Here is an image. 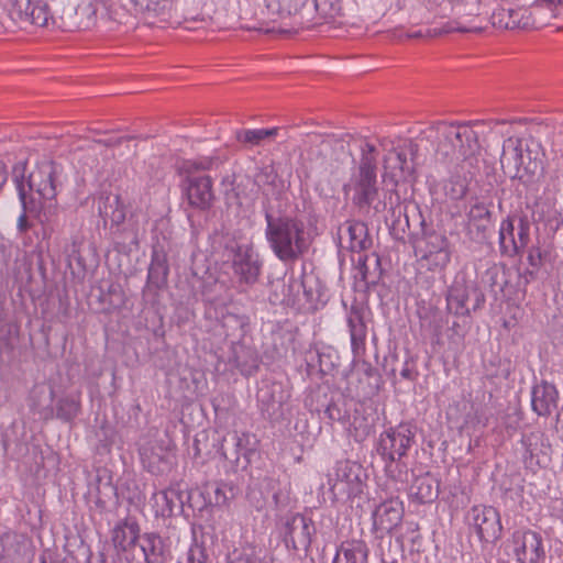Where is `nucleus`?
<instances>
[{
	"mask_svg": "<svg viewBox=\"0 0 563 563\" xmlns=\"http://www.w3.org/2000/svg\"><path fill=\"white\" fill-rule=\"evenodd\" d=\"M400 375L405 379L413 380L417 376V373H415L413 369L409 366V364L406 363L404 368L400 372Z\"/></svg>",
	"mask_w": 563,
	"mask_h": 563,
	"instance_id": "obj_51",
	"label": "nucleus"
},
{
	"mask_svg": "<svg viewBox=\"0 0 563 563\" xmlns=\"http://www.w3.org/2000/svg\"><path fill=\"white\" fill-rule=\"evenodd\" d=\"M80 408V394L63 397L56 404V417L69 422L78 416Z\"/></svg>",
	"mask_w": 563,
	"mask_h": 563,
	"instance_id": "obj_35",
	"label": "nucleus"
},
{
	"mask_svg": "<svg viewBox=\"0 0 563 563\" xmlns=\"http://www.w3.org/2000/svg\"><path fill=\"white\" fill-rule=\"evenodd\" d=\"M411 497L419 504H429L439 496V482L430 473L418 476L410 487Z\"/></svg>",
	"mask_w": 563,
	"mask_h": 563,
	"instance_id": "obj_27",
	"label": "nucleus"
},
{
	"mask_svg": "<svg viewBox=\"0 0 563 563\" xmlns=\"http://www.w3.org/2000/svg\"><path fill=\"white\" fill-rule=\"evenodd\" d=\"M314 8H316V10H319V3L318 2L314 3Z\"/></svg>",
	"mask_w": 563,
	"mask_h": 563,
	"instance_id": "obj_62",
	"label": "nucleus"
},
{
	"mask_svg": "<svg viewBox=\"0 0 563 563\" xmlns=\"http://www.w3.org/2000/svg\"><path fill=\"white\" fill-rule=\"evenodd\" d=\"M346 323L351 338V349L354 357H362L366 353L367 325L365 309L361 305H352L346 316Z\"/></svg>",
	"mask_w": 563,
	"mask_h": 563,
	"instance_id": "obj_17",
	"label": "nucleus"
},
{
	"mask_svg": "<svg viewBox=\"0 0 563 563\" xmlns=\"http://www.w3.org/2000/svg\"><path fill=\"white\" fill-rule=\"evenodd\" d=\"M365 374L367 376H372L373 372L375 371L374 367L369 363H365Z\"/></svg>",
	"mask_w": 563,
	"mask_h": 563,
	"instance_id": "obj_54",
	"label": "nucleus"
},
{
	"mask_svg": "<svg viewBox=\"0 0 563 563\" xmlns=\"http://www.w3.org/2000/svg\"><path fill=\"white\" fill-rule=\"evenodd\" d=\"M276 199L279 201L276 208L268 199L264 202L265 238L279 261L294 263L308 252L309 233L299 217L285 213L279 194Z\"/></svg>",
	"mask_w": 563,
	"mask_h": 563,
	"instance_id": "obj_1",
	"label": "nucleus"
},
{
	"mask_svg": "<svg viewBox=\"0 0 563 563\" xmlns=\"http://www.w3.org/2000/svg\"><path fill=\"white\" fill-rule=\"evenodd\" d=\"M238 366L242 367L243 365L239 362V357L236 356Z\"/></svg>",
	"mask_w": 563,
	"mask_h": 563,
	"instance_id": "obj_60",
	"label": "nucleus"
},
{
	"mask_svg": "<svg viewBox=\"0 0 563 563\" xmlns=\"http://www.w3.org/2000/svg\"><path fill=\"white\" fill-rule=\"evenodd\" d=\"M514 552L519 563H540L544 559L542 537L532 530H517L512 534Z\"/></svg>",
	"mask_w": 563,
	"mask_h": 563,
	"instance_id": "obj_14",
	"label": "nucleus"
},
{
	"mask_svg": "<svg viewBox=\"0 0 563 563\" xmlns=\"http://www.w3.org/2000/svg\"><path fill=\"white\" fill-rule=\"evenodd\" d=\"M468 123H449L439 121L430 125L423 133L428 140L437 142L435 155L443 162H460L472 158L479 150L477 133Z\"/></svg>",
	"mask_w": 563,
	"mask_h": 563,
	"instance_id": "obj_2",
	"label": "nucleus"
},
{
	"mask_svg": "<svg viewBox=\"0 0 563 563\" xmlns=\"http://www.w3.org/2000/svg\"><path fill=\"white\" fill-rule=\"evenodd\" d=\"M308 0H266L267 9L280 18L300 16L299 25H303L302 10Z\"/></svg>",
	"mask_w": 563,
	"mask_h": 563,
	"instance_id": "obj_32",
	"label": "nucleus"
},
{
	"mask_svg": "<svg viewBox=\"0 0 563 563\" xmlns=\"http://www.w3.org/2000/svg\"><path fill=\"white\" fill-rule=\"evenodd\" d=\"M374 257V269L371 271L367 261L369 260V256L366 254H360L358 258L356 260V271H357V277L364 282L365 284H375L376 279L379 277V266H380V260L379 256L376 254H373Z\"/></svg>",
	"mask_w": 563,
	"mask_h": 563,
	"instance_id": "obj_38",
	"label": "nucleus"
},
{
	"mask_svg": "<svg viewBox=\"0 0 563 563\" xmlns=\"http://www.w3.org/2000/svg\"><path fill=\"white\" fill-rule=\"evenodd\" d=\"M470 230L476 231V236L486 239L492 222V211L482 201L473 203L467 212Z\"/></svg>",
	"mask_w": 563,
	"mask_h": 563,
	"instance_id": "obj_28",
	"label": "nucleus"
},
{
	"mask_svg": "<svg viewBox=\"0 0 563 563\" xmlns=\"http://www.w3.org/2000/svg\"><path fill=\"white\" fill-rule=\"evenodd\" d=\"M279 388L280 389V385H277V384H272V385H267L265 387H262L258 391H257V400L263 405V406H266V410L268 411L269 408H274V406L277 404V405H282L283 400L282 398L280 399H276L275 398V393H276V389Z\"/></svg>",
	"mask_w": 563,
	"mask_h": 563,
	"instance_id": "obj_41",
	"label": "nucleus"
},
{
	"mask_svg": "<svg viewBox=\"0 0 563 563\" xmlns=\"http://www.w3.org/2000/svg\"><path fill=\"white\" fill-rule=\"evenodd\" d=\"M203 18L200 16L199 13L192 14V13H179L178 9H175L173 12V18L168 23H175V24H185V27L188 30H196L198 29V24H201L203 22Z\"/></svg>",
	"mask_w": 563,
	"mask_h": 563,
	"instance_id": "obj_42",
	"label": "nucleus"
},
{
	"mask_svg": "<svg viewBox=\"0 0 563 563\" xmlns=\"http://www.w3.org/2000/svg\"><path fill=\"white\" fill-rule=\"evenodd\" d=\"M367 558L368 548L365 541L352 539L341 543L333 563H368Z\"/></svg>",
	"mask_w": 563,
	"mask_h": 563,
	"instance_id": "obj_25",
	"label": "nucleus"
},
{
	"mask_svg": "<svg viewBox=\"0 0 563 563\" xmlns=\"http://www.w3.org/2000/svg\"><path fill=\"white\" fill-rule=\"evenodd\" d=\"M467 522L483 542H495L501 537L500 515L492 506L476 505L467 512Z\"/></svg>",
	"mask_w": 563,
	"mask_h": 563,
	"instance_id": "obj_11",
	"label": "nucleus"
},
{
	"mask_svg": "<svg viewBox=\"0 0 563 563\" xmlns=\"http://www.w3.org/2000/svg\"><path fill=\"white\" fill-rule=\"evenodd\" d=\"M493 25L505 30L528 29L531 26V16L527 9L499 8L492 14Z\"/></svg>",
	"mask_w": 563,
	"mask_h": 563,
	"instance_id": "obj_20",
	"label": "nucleus"
},
{
	"mask_svg": "<svg viewBox=\"0 0 563 563\" xmlns=\"http://www.w3.org/2000/svg\"><path fill=\"white\" fill-rule=\"evenodd\" d=\"M346 233L349 236V249L351 252L362 253L369 250L373 239L368 233L367 225L362 221H346Z\"/></svg>",
	"mask_w": 563,
	"mask_h": 563,
	"instance_id": "obj_29",
	"label": "nucleus"
},
{
	"mask_svg": "<svg viewBox=\"0 0 563 563\" xmlns=\"http://www.w3.org/2000/svg\"><path fill=\"white\" fill-rule=\"evenodd\" d=\"M299 286L305 287V285H303V280H300V282H299Z\"/></svg>",
	"mask_w": 563,
	"mask_h": 563,
	"instance_id": "obj_63",
	"label": "nucleus"
},
{
	"mask_svg": "<svg viewBox=\"0 0 563 563\" xmlns=\"http://www.w3.org/2000/svg\"><path fill=\"white\" fill-rule=\"evenodd\" d=\"M168 274V265L166 254L163 250L154 247L152 262L148 267L147 286L161 288L166 284Z\"/></svg>",
	"mask_w": 563,
	"mask_h": 563,
	"instance_id": "obj_31",
	"label": "nucleus"
},
{
	"mask_svg": "<svg viewBox=\"0 0 563 563\" xmlns=\"http://www.w3.org/2000/svg\"><path fill=\"white\" fill-rule=\"evenodd\" d=\"M254 181L263 192V203L267 201V199L271 201L269 195H275V192H278L279 187H282V181L279 180L277 173L272 167L262 168L255 175Z\"/></svg>",
	"mask_w": 563,
	"mask_h": 563,
	"instance_id": "obj_34",
	"label": "nucleus"
},
{
	"mask_svg": "<svg viewBox=\"0 0 563 563\" xmlns=\"http://www.w3.org/2000/svg\"><path fill=\"white\" fill-rule=\"evenodd\" d=\"M485 303V295L476 283L455 279L446 294V308L455 316H467L481 309Z\"/></svg>",
	"mask_w": 563,
	"mask_h": 563,
	"instance_id": "obj_8",
	"label": "nucleus"
},
{
	"mask_svg": "<svg viewBox=\"0 0 563 563\" xmlns=\"http://www.w3.org/2000/svg\"><path fill=\"white\" fill-rule=\"evenodd\" d=\"M413 172L408 163L406 153L393 150L384 157V179H389L393 186H397L400 179H406Z\"/></svg>",
	"mask_w": 563,
	"mask_h": 563,
	"instance_id": "obj_21",
	"label": "nucleus"
},
{
	"mask_svg": "<svg viewBox=\"0 0 563 563\" xmlns=\"http://www.w3.org/2000/svg\"><path fill=\"white\" fill-rule=\"evenodd\" d=\"M173 0H146L143 8V23L158 26L168 23L173 18Z\"/></svg>",
	"mask_w": 563,
	"mask_h": 563,
	"instance_id": "obj_26",
	"label": "nucleus"
},
{
	"mask_svg": "<svg viewBox=\"0 0 563 563\" xmlns=\"http://www.w3.org/2000/svg\"><path fill=\"white\" fill-rule=\"evenodd\" d=\"M517 122H521V120H517V119H512V120H506V119H497V120H494V123L495 124H512V123H517Z\"/></svg>",
	"mask_w": 563,
	"mask_h": 563,
	"instance_id": "obj_52",
	"label": "nucleus"
},
{
	"mask_svg": "<svg viewBox=\"0 0 563 563\" xmlns=\"http://www.w3.org/2000/svg\"><path fill=\"white\" fill-rule=\"evenodd\" d=\"M98 212L104 225H119L125 219V208L120 197L112 194H101L98 199Z\"/></svg>",
	"mask_w": 563,
	"mask_h": 563,
	"instance_id": "obj_23",
	"label": "nucleus"
},
{
	"mask_svg": "<svg viewBox=\"0 0 563 563\" xmlns=\"http://www.w3.org/2000/svg\"><path fill=\"white\" fill-rule=\"evenodd\" d=\"M420 36H421L420 32H413V33H408L407 34L408 38H416V37H420Z\"/></svg>",
	"mask_w": 563,
	"mask_h": 563,
	"instance_id": "obj_57",
	"label": "nucleus"
},
{
	"mask_svg": "<svg viewBox=\"0 0 563 563\" xmlns=\"http://www.w3.org/2000/svg\"><path fill=\"white\" fill-rule=\"evenodd\" d=\"M49 397H51V400L54 398V389L53 388H51V390H49Z\"/></svg>",
	"mask_w": 563,
	"mask_h": 563,
	"instance_id": "obj_59",
	"label": "nucleus"
},
{
	"mask_svg": "<svg viewBox=\"0 0 563 563\" xmlns=\"http://www.w3.org/2000/svg\"><path fill=\"white\" fill-rule=\"evenodd\" d=\"M10 13L22 23L44 27L52 19L45 0H8Z\"/></svg>",
	"mask_w": 563,
	"mask_h": 563,
	"instance_id": "obj_13",
	"label": "nucleus"
},
{
	"mask_svg": "<svg viewBox=\"0 0 563 563\" xmlns=\"http://www.w3.org/2000/svg\"><path fill=\"white\" fill-rule=\"evenodd\" d=\"M543 152L533 139L510 136L504 141L500 165L505 175L525 186L533 185L543 172Z\"/></svg>",
	"mask_w": 563,
	"mask_h": 563,
	"instance_id": "obj_3",
	"label": "nucleus"
},
{
	"mask_svg": "<svg viewBox=\"0 0 563 563\" xmlns=\"http://www.w3.org/2000/svg\"><path fill=\"white\" fill-rule=\"evenodd\" d=\"M260 255L252 246H239L233 257V271L241 283L253 285L261 275Z\"/></svg>",
	"mask_w": 563,
	"mask_h": 563,
	"instance_id": "obj_16",
	"label": "nucleus"
},
{
	"mask_svg": "<svg viewBox=\"0 0 563 563\" xmlns=\"http://www.w3.org/2000/svg\"><path fill=\"white\" fill-rule=\"evenodd\" d=\"M467 192V185L464 179L456 178L450 181V187L448 189V195L452 199H462Z\"/></svg>",
	"mask_w": 563,
	"mask_h": 563,
	"instance_id": "obj_43",
	"label": "nucleus"
},
{
	"mask_svg": "<svg viewBox=\"0 0 563 563\" xmlns=\"http://www.w3.org/2000/svg\"><path fill=\"white\" fill-rule=\"evenodd\" d=\"M139 539L137 523H124L113 531V542L124 551L133 547Z\"/></svg>",
	"mask_w": 563,
	"mask_h": 563,
	"instance_id": "obj_36",
	"label": "nucleus"
},
{
	"mask_svg": "<svg viewBox=\"0 0 563 563\" xmlns=\"http://www.w3.org/2000/svg\"><path fill=\"white\" fill-rule=\"evenodd\" d=\"M263 550L254 544L245 543L234 549L229 555V563H262Z\"/></svg>",
	"mask_w": 563,
	"mask_h": 563,
	"instance_id": "obj_37",
	"label": "nucleus"
},
{
	"mask_svg": "<svg viewBox=\"0 0 563 563\" xmlns=\"http://www.w3.org/2000/svg\"><path fill=\"white\" fill-rule=\"evenodd\" d=\"M364 471L358 463L340 461L336 463L334 477L329 481L330 489L335 497H357L364 492Z\"/></svg>",
	"mask_w": 563,
	"mask_h": 563,
	"instance_id": "obj_9",
	"label": "nucleus"
},
{
	"mask_svg": "<svg viewBox=\"0 0 563 563\" xmlns=\"http://www.w3.org/2000/svg\"><path fill=\"white\" fill-rule=\"evenodd\" d=\"M323 413L331 422L342 421L345 417V411H343L339 405L332 400L325 405Z\"/></svg>",
	"mask_w": 563,
	"mask_h": 563,
	"instance_id": "obj_44",
	"label": "nucleus"
},
{
	"mask_svg": "<svg viewBox=\"0 0 563 563\" xmlns=\"http://www.w3.org/2000/svg\"><path fill=\"white\" fill-rule=\"evenodd\" d=\"M532 409L539 416H550L558 408V390L554 385L547 382L532 388Z\"/></svg>",
	"mask_w": 563,
	"mask_h": 563,
	"instance_id": "obj_22",
	"label": "nucleus"
},
{
	"mask_svg": "<svg viewBox=\"0 0 563 563\" xmlns=\"http://www.w3.org/2000/svg\"><path fill=\"white\" fill-rule=\"evenodd\" d=\"M409 150L411 154H415L418 151V145L415 143H410Z\"/></svg>",
	"mask_w": 563,
	"mask_h": 563,
	"instance_id": "obj_56",
	"label": "nucleus"
},
{
	"mask_svg": "<svg viewBox=\"0 0 563 563\" xmlns=\"http://www.w3.org/2000/svg\"><path fill=\"white\" fill-rule=\"evenodd\" d=\"M244 434L242 437L234 434L233 439L235 440V455L234 457L236 460L240 459V456H247L249 449L246 448V443H243L244 441Z\"/></svg>",
	"mask_w": 563,
	"mask_h": 563,
	"instance_id": "obj_48",
	"label": "nucleus"
},
{
	"mask_svg": "<svg viewBox=\"0 0 563 563\" xmlns=\"http://www.w3.org/2000/svg\"><path fill=\"white\" fill-rule=\"evenodd\" d=\"M329 141L318 133H307L301 142L300 156L314 164L316 168L328 172L331 165L325 161V152L330 150Z\"/></svg>",
	"mask_w": 563,
	"mask_h": 563,
	"instance_id": "obj_18",
	"label": "nucleus"
},
{
	"mask_svg": "<svg viewBox=\"0 0 563 563\" xmlns=\"http://www.w3.org/2000/svg\"><path fill=\"white\" fill-rule=\"evenodd\" d=\"M404 506L398 499H389L382 503L374 512V526L376 530L391 532L402 520Z\"/></svg>",
	"mask_w": 563,
	"mask_h": 563,
	"instance_id": "obj_19",
	"label": "nucleus"
},
{
	"mask_svg": "<svg viewBox=\"0 0 563 563\" xmlns=\"http://www.w3.org/2000/svg\"><path fill=\"white\" fill-rule=\"evenodd\" d=\"M515 223L511 217L504 219L499 227V250L501 255L514 257L520 255L527 247L530 241V225L529 222L520 218L515 233Z\"/></svg>",
	"mask_w": 563,
	"mask_h": 563,
	"instance_id": "obj_10",
	"label": "nucleus"
},
{
	"mask_svg": "<svg viewBox=\"0 0 563 563\" xmlns=\"http://www.w3.org/2000/svg\"><path fill=\"white\" fill-rule=\"evenodd\" d=\"M499 275H500V268L496 264H493L492 266H489L486 269L485 278L490 287H495V286L499 285V282H498Z\"/></svg>",
	"mask_w": 563,
	"mask_h": 563,
	"instance_id": "obj_47",
	"label": "nucleus"
},
{
	"mask_svg": "<svg viewBox=\"0 0 563 563\" xmlns=\"http://www.w3.org/2000/svg\"><path fill=\"white\" fill-rule=\"evenodd\" d=\"M199 167L202 168V169H207L208 168L207 165H200Z\"/></svg>",
	"mask_w": 563,
	"mask_h": 563,
	"instance_id": "obj_61",
	"label": "nucleus"
},
{
	"mask_svg": "<svg viewBox=\"0 0 563 563\" xmlns=\"http://www.w3.org/2000/svg\"><path fill=\"white\" fill-rule=\"evenodd\" d=\"M41 563H46L44 559L41 560Z\"/></svg>",
	"mask_w": 563,
	"mask_h": 563,
	"instance_id": "obj_64",
	"label": "nucleus"
},
{
	"mask_svg": "<svg viewBox=\"0 0 563 563\" xmlns=\"http://www.w3.org/2000/svg\"><path fill=\"white\" fill-rule=\"evenodd\" d=\"M415 443V432L407 424L389 428L379 435L377 453L386 462V472L391 474L395 462H400Z\"/></svg>",
	"mask_w": 563,
	"mask_h": 563,
	"instance_id": "obj_6",
	"label": "nucleus"
},
{
	"mask_svg": "<svg viewBox=\"0 0 563 563\" xmlns=\"http://www.w3.org/2000/svg\"><path fill=\"white\" fill-rule=\"evenodd\" d=\"M23 209H24V211L18 219V230L22 233L26 232L29 229L27 219H26V214H25L27 206L25 208L23 207Z\"/></svg>",
	"mask_w": 563,
	"mask_h": 563,
	"instance_id": "obj_50",
	"label": "nucleus"
},
{
	"mask_svg": "<svg viewBox=\"0 0 563 563\" xmlns=\"http://www.w3.org/2000/svg\"><path fill=\"white\" fill-rule=\"evenodd\" d=\"M278 134V128L241 129L235 132L239 143L247 146H260L266 141H273Z\"/></svg>",
	"mask_w": 563,
	"mask_h": 563,
	"instance_id": "obj_33",
	"label": "nucleus"
},
{
	"mask_svg": "<svg viewBox=\"0 0 563 563\" xmlns=\"http://www.w3.org/2000/svg\"><path fill=\"white\" fill-rule=\"evenodd\" d=\"M77 10L82 14H87L89 19H95L97 14V8L92 4V2H89L88 4L80 3Z\"/></svg>",
	"mask_w": 563,
	"mask_h": 563,
	"instance_id": "obj_49",
	"label": "nucleus"
},
{
	"mask_svg": "<svg viewBox=\"0 0 563 563\" xmlns=\"http://www.w3.org/2000/svg\"><path fill=\"white\" fill-rule=\"evenodd\" d=\"M412 247L418 263L431 273H442L450 265L453 244L444 232L421 221V232L412 238Z\"/></svg>",
	"mask_w": 563,
	"mask_h": 563,
	"instance_id": "obj_5",
	"label": "nucleus"
},
{
	"mask_svg": "<svg viewBox=\"0 0 563 563\" xmlns=\"http://www.w3.org/2000/svg\"><path fill=\"white\" fill-rule=\"evenodd\" d=\"M25 166L16 165L13 168V181L15 184L20 201L26 207L27 190L38 196L40 203L52 201L57 196V177L62 173V167L52 159L38 162L35 168L24 178Z\"/></svg>",
	"mask_w": 563,
	"mask_h": 563,
	"instance_id": "obj_4",
	"label": "nucleus"
},
{
	"mask_svg": "<svg viewBox=\"0 0 563 563\" xmlns=\"http://www.w3.org/2000/svg\"><path fill=\"white\" fill-rule=\"evenodd\" d=\"M361 152H362V155H361L360 159H364V158L371 159V161H373V167L377 168V165H376L377 150H376L375 145H373L371 143H365L362 146Z\"/></svg>",
	"mask_w": 563,
	"mask_h": 563,
	"instance_id": "obj_46",
	"label": "nucleus"
},
{
	"mask_svg": "<svg viewBox=\"0 0 563 563\" xmlns=\"http://www.w3.org/2000/svg\"><path fill=\"white\" fill-rule=\"evenodd\" d=\"M563 190V174L555 170L553 172L544 187V196L547 200L555 202L558 195Z\"/></svg>",
	"mask_w": 563,
	"mask_h": 563,
	"instance_id": "obj_40",
	"label": "nucleus"
},
{
	"mask_svg": "<svg viewBox=\"0 0 563 563\" xmlns=\"http://www.w3.org/2000/svg\"><path fill=\"white\" fill-rule=\"evenodd\" d=\"M452 30H456L460 32H471L472 31L471 29H466V27H462V26L452 27L449 31H452Z\"/></svg>",
	"mask_w": 563,
	"mask_h": 563,
	"instance_id": "obj_55",
	"label": "nucleus"
},
{
	"mask_svg": "<svg viewBox=\"0 0 563 563\" xmlns=\"http://www.w3.org/2000/svg\"><path fill=\"white\" fill-rule=\"evenodd\" d=\"M527 261L531 267L539 269L543 261V254L540 247L532 246L528 252Z\"/></svg>",
	"mask_w": 563,
	"mask_h": 563,
	"instance_id": "obj_45",
	"label": "nucleus"
},
{
	"mask_svg": "<svg viewBox=\"0 0 563 563\" xmlns=\"http://www.w3.org/2000/svg\"><path fill=\"white\" fill-rule=\"evenodd\" d=\"M143 555L146 563H166L169 548L161 536L148 533L143 538Z\"/></svg>",
	"mask_w": 563,
	"mask_h": 563,
	"instance_id": "obj_30",
	"label": "nucleus"
},
{
	"mask_svg": "<svg viewBox=\"0 0 563 563\" xmlns=\"http://www.w3.org/2000/svg\"><path fill=\"white\" fill-rule=\"evenodd\" d=\"M152 508L156 517H170L175 508L181 509L183 496L176 488L157 492L151 498Z\"/></svg>",
	"mask_w": 563,
	"mask_h": 563,
	"instance_id": "obj_24",
	"label": "nucleus"
},
{
	"mask_svg": "<svg viewBox=\"0 0 563 563\" xmlns=\"http://www.w3.org/2000/svg\"><path fill=\"white\" fill-rule=\"evenodd\" d=\"M353 190L352 201L360 209L369 208L378 197L377 168L373 167V161L360 159L356 173L353 174L350 185L344 186Z\"/></svg>",
	"mask_w": 563,
	"mask_h": 563,
	"instance_id": "obj_7",
	"label": "nucleus"
},
{
	"mask_svg": "<svg viewBox=\"0 0 563 563\" xmlns=\"http://www.w3.org/2000/svg\"><path fill=\"white\" fill-rule=\"evenodd\" d=\"M389 209L393 211V214H395L396 210H398V213L401 214V198L397 190L394 188L387 190L384 196V201H378L374 209L377 212H380L385 209Z\"/></svg>",
	"mask_w": 563,
	"mask_h": 563,
	"instance_id": "obj_39",
	"label": "nucleus"
},
{
	"mask_svg": "<svg viewBox=\"0 0 563 563\" xmlns=\"http://www.w3.org/2000/svg\"><path fill=\"white\" fill-rule=\"evenodd\" d=\"M183 191L192 208L208 210L214 200L210 176H187L183 181Z\"/></svg>",
	"mask_w": 563,
	"mask_h": 563,
	"instance_id": "obj_15",
	"label": "nucleus"
},
{
	"mask_svg": "<svg viewBox=\"0 0 563 563\" xmlns=\"http://www.w3.org/2000/svg\"><path fill=\"white\" fill-rule=\"evenodd\" d=\"M382 563H398V562H397V560H391L390 562H387L385 559H383Z\"/></svg>",
	"mask_w": 563,
	"mask_h": 563,
	"instance_id": "obj_58",
	"label": "nucleus"
},
{
	"mask_svg": "<svg viewBox=\"0 0 563 563\" xmlns=\"http://www.w3.org/2000/svg\"><path fill=\"white\" fill-rule=\"evenodd\" d=\"M316 534V526L311 518L297 514L286 521L284 541L287 548L307 552Z\"/></svg>",
	"mask_w": 563,
	"mask_h": 563,
	"instance_id": "obj_12",
	"label": "nucleus"
},
{
	"mask_svg": "<svg viewBox=\"0 0 563 563\" xmlns=\"http://www.w3.org/2000/svg\"><path fill=\"white\" fill-rule=\"evenodd\" d=\"M216 494H217V498H216L217 504L225 503L227 498L223 495L220 496V489L219 488L216 490Z\"/></svg>",
	"mask_w": 563,
	"mask_h": 563,
	"instance_id": "obj_53",
	"label": "nucleus"
}]
</instances>
